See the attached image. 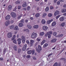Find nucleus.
I'll return each instance as SVG.
<instances>
[{"label": "nucleus", "instance_id": "nucleus-1", "mask_svg": "<svg viewBox=\"0 0 66 66\" xmlns=\"http://www.w3.org/2000/svg\"><path fill=\"white\" fill-rule=\"evenodd\" d=\"M37 35V34L36 33L33 32L31 35V37L32 39H34L35 38Z\"/></svg>", "mask_w": 66, "mask_h": 66}, {"label": "nucleus", "instance_id": "nucleus-2", "mask_svg": "<svg viewBox=\"0 0 66 66\" xmlns=\"http://www.w3.org/2000/svg\"><path fill=\"white\" fill-rule=\"evenodd\" d=\"M38 48L39 50L38 49L37 47L36 48V50L38 52L40 53V51H41L42 50V47L40 45H38Z\"/></svg>", "mask_w": 66, "mask_h": 66}, {"label": "nucleus", "instance_id": "nucleus-3", "mask_svg": "<svg viewBox=\"0 0 66 66\" xmlns=\"http://www.w3.org/2000/svg\"><path fill=\"white\" fill-rule=\"evenodd\" d=\"M52 34V31H50L47 33V34L48 35V38H50L51 37V35Z\"/></svg>", "mask_w": 66, "mask_h": 66}, {"label": "nucleus", "instance_id": "nucleus-4", "mask_svg": "<svg viewBox=\"0 0 66 66\" xmlns=\"http://www.w3.org/2000/svg\"><path fill=\"white\" fill-rule=\"evenodd\" d=\"M13 35L12 33L11 32H9L7 34V36L8 38H10L12 37Z\"/></svg>", "mask_w": 66, "mask_h": 66}, {"label": "nucleus", "instance_id": "nucleus-5", "mask_svg": "<svg viewBox=\"0 0 66 66\" xmlns=\"http://www.w3.org/2000/svg\"><path fill=\"white\" fill-rule=\"evenodd\" d=\"M10 22L9 20L7 21L5 23V25L6 27L8 26L9 24H10Z\"/></svg>", "mask_w": 66, "mask_h": 66}, {"label": "nucleus", "instance_id": "nucleus-6", "mask_svg": "<svg viewBox=\"0 0 66 66\" xmlns=\"http://www.w3.org/2000/svg\"><path fill=\"white\" fill-rule=\"evenodd\" d=\"M42 28L43 30L45 31L47 30L48 27H47L45 26H43V27H42Z\"/></svg>", "mask_w": 66, "mask_h": 66}, {"label": "nucleus", "instance_id": "nucleus-7", "mask_svg": "<svg viewBox=\"0 0 66 66\" xmlns=\"http://www.w3.org/2000/svg\"><path fill=\"white\" fill-rule=\"evenodd\" d=\"M11 15L13 18H14L16 16V14L15 13L12 12L11 14Z\"/></svg>", "mask_w": 66, "mask_h": 66}, {"label": "nucleus", "instance_id": "nucleus-8", "mask_svg": "<svg viewBox=\"0 0 66 66\" xmlns=\"http://www.w3.org/2000/svg\"><path fill=\"white\" fill-rule=\"evenodd\" d=\"M26 47H27L26 44H25V45H24L23 47L22 48V51H25L26 49Z\"/></svg>", "mask_w": 66, "mask_h": 66}, {"label": "nucleus", "instance_id": "nucleus-9", "mask_svg": "<svg viewBox=\"0 0 66 66\" xmlns=\"http://www.w3.org/2000/svg\"><path fill=\"white\" fill-rule=\"evenodd\" d=\"M39 26L38 25H36L34 26L33 28L35 29H38L39 28Z\"/></svg>", "mask_w": 66, "mask_h": 66}, {"label": "nucleus", "instance_id": "nucleus-10", "mask_svg": "<svg viewBox=\"0 0 66 66\" xmlns=\"http://www.w3.org/2000/svg\"><path fill=\"white\" fill-rule=\"evenodd\" d=\"M60 14V12L59 11H56L54 13V15L55 16H56L57 14Z\"/></svg>", "mask_w": 66, "mask_h": 66}, {"label": "nucleus", "instance_id": "nucleus-11", "mask_svg": "<svg viewBox=\"0 0 66 66\" xmlns=\"http://www.w3.org/2000/svg\"><path fill=\"white\" fill-rule=\"evenodd\" d=\"M10 15H8L6 16L5 18L6 20H8L10 19Z\"/></svg>", "mask_w": 66, "mask_h": 66}, {"label": "nucleus", "instance_id": "nucleus-12", "mask_svg": "<svg viewBox=\"0 0 66 66\" xmlns=\"http://www.w3.org/2000/svg\"><path fill=\"white\" fill-rule=\"evenodd\" d=\"M34 40H33L31 39L30 40V45H31V46L34 43Z\"/></svg>", "mask_w": 66, "mask_h": 66}, {"label": "nucleus", "instance_id": "nucleus-13", "mask_svg": "<svg viewBox=\"0 0 66 66\" xmlns=\"http://www.w3.org/2000/svg\"><path fill=\"white\" fill-rule=\"evenodd\" d=\"M13 49L15 51H17V47L16 45H14L13 47Z\"/></svg>", "mask_w": 66, "mask_h": 66}, {"label": "nucleus", "instance_id": "nucleus-14", "mask_svg": "<svg viewBox=\"0 0 66 66\" xmlns=\"http://www.w3.org/2000/svg\"><path fill=\"white\" fill-rule=\"evenodd\" d=\"M57 39H56L54 38L51 40V43H55Z\"/></svg>", "mask_w": 66, "mask_h": 66}, {"label": "nucleus", "instance_id": "nucleus-15", "mask_svg": "<svg viewBox=\"0 0 66 66\" xmlns=\"http://www.w3.org/2000/svg\"><path fill=\"white\" fill-rule=\"evenodd\" d=\"M12 7L11 5H10L9 6L8 8V10L9 11H10L12 9Z\"/></svg>", "mask_w": 66, "mask_h": 66}, {"label": "nucleus", "instance_id": "nucleus-16", "mask_svg": "<svg viewBox=\"0 0 66 66\" xmlns=\"http://www.w3.org/2000/svg\"><path fill=\"white\" fill-rule=\"evenodd\" d=\"M44 34V33L43 32H41L39 33L40 36H43Z\"/></svg>", "mask_w": 66, "mask_h": 66}, {"label": "nucleus", "instance_id": "nucleus-17", "mask_svg": "<svg viewBox=\"0 0 66 66\" xmlns=\"http://www.w3.org/2000/svg\"><path fill=\"white\" fill-rule=\"evenodd\" d=\"M56 23L55 21H54L53 22L52 24V27L56 25Z\"/></svg>", "mask_w": 66, "mask_h": 66}, {"label": "nucleus", "instance_id": "nucleus-18", "mask_svg": "<svg viewBox=\"0 0 66 66\" xmlns=\"http://www.w3.org/2000/svg\"><path fill=\"white\" fill-rule=\"evenodd\" d=\"M60 64H58V63L57 62H56L53 66H61Z\"/></svg>", "mask_w": 66, "mask_h": 66}, {"label": "nucleus", "instance_id": "nucleus-19", "mask_svg": "<svg viewBox=\"0 0 66 66\" xmlns=\"http://www.w3.org/2000/svg\"><path fill=\"white\" fill-rule=\"evenodd\" d=\"M16 36L15 35H14L13 36V37L11 38V40H13L14 39H15V38L16 37Z\"/></svg>", "mask_w": 66, "mask_h": 66}, {"label": "nucleus", "instance_id": "nucleus-20", "mask_svg": "<svg viewBox=\"0 0 66 66\" xmlns=\"http://www.w3.org/2000/svg\"><path fill=\"white\" fill-rule=\"evenodd\" d=\"M41 22L42 24H45V23H46V21L44 19H43L42 20Z\"/></svg>", "mask_w": 66, "mask_h": 66}, {"label": "nucleus", "instance_id": "nucleus-21", "mask_svg": "<svg viewBox=\"0 0 66 66\" xmlns=\"http://www.w3.org/2000/svg\"><path fill=\"white\" fill-rule=\"evenodd\" d=\"M64 20V18L63 17H61L60 18V20L61 21H62Z\"/></svg>", "mask_w": 66, "mask_h": 66}, {"label": "nucleus", "instance_id": "nucleus-22", "mask_svg": "<svg viewBox=\"0 0 66 66\" xmlns=\"http://www.w3.org/2000/svg\"><path fill=\"white\" fill-rule=\"evenodd\" d=\"M14 26L13 25H12L10 26V29L11 30H12L14 28Z\"/></svg>", "mask_w": 66, "mask_h": 66}, {"label": "nucleus", "instance_id": "nucleus-23", "mask_svg": "<svg viewBox=\"0 0 66 66\" xmlns=\"http://www.w3.org/2000/svg\"><path fill=\"white\" fill-rule=\"evenodd\" d=\"M27 4L26 2L24 3L22 5V6L23 7H26L27 6Z\"/></svg>", "mask_w": 66, "mask_h": 66}, {"label": "nucleus", "instance_id": "nucleus-24", "mask_svg": "<svg viewBox=\"0 0 66 66\" xmlns=\"http://www.w3.org/2000/svg\"><path fill=\"white\" fill-rule=\"evenodd\" d=\"M19 26L20 27H22L23 26V24L22 23H19Z\"/></svg>", "mask_w": 66, "mask_h": 66}, {"label": "nucleus", "instance_id": "nucleus-25", "mask_svg": "<svg viewBox=\"0 0 66 66\" xmlns=\"http://www.w3.org/2000/svg\"><path fill=\"white\" fill-rule=\"evenodd\" d=\"M48 46V44H47V43H45L43 45V47H47Z\"/></svg>", "mask_w": 66, "mask_h": 66}, {"label": "nucleus", "instance_id": "nucleus-26", "mask_svg": "<svg viewBox=\"0 0 66 66\" xmlns=\"http://www.w3.org/2000/svg\"><path fill=\"white\" fill-rule=\"evenodd\" d=\"M40 15V14L39 13H37L35 15V16L36 17H39Z\"/></svg>", "mask_w": 66, "mask_h": 66}, {"label": "nucleus", "instance_id": "nucleus-27", "mask_svg": "<svg viewBox=\"0 0 66 66\" xmlns=\"http://www.w3.org/2000/svg\"><path fill=\"white\" fill-rule=\"evenodd\" d=\"M27 26L29 29H31L32 28V26L29 25L28 24L27 25Z\"/></svg>", "mask_w": 66, "mask_h": 66}, {"label": "nucleus", "instance_id": "nucleus-28", "mask_svg": "<svg viewBox=\"0 0 66 66\" xmlns=\"http://www.w3.org/2000/svg\"><path fill=\"white\" fill-rule=\"evenodd\" d=\"M49 10V7H47L45 9V11L46 12L48 11Z\"/></svg>", "mask_w": 66, "mask_h": 66}, {"label": "nucleus", "instance_id": "nucleus-29", "mask_svg": "<svg viewBox=\"0 0 66 66\" xmlns=\"http://www.w3.org/2000/svg\"><path fill=\"white\" fill-rule=\"evenodd\" d=\"M66 11V10L65 9H63L62 10V13H64Z\"/></svg>", "mask_w": 66, "mask_h": 66}, {"label": "nucleus", "instance_id": "nucleus-30", "mask_svg": "<svg viewBox=\"0 0 66 66\" xmlns=\"http://www.w3.org/2000/svg\"><path fill=\"white\" fill-rule=\"evenodd\" d=\"M13 42L15 44H17V40L16 39H14L13 41Z\"/></svg>", "mask_w": 66, "mask_h": 66}, {"label": "nucleus", "instance_id": "nucleus-31", "mask_svg": "<svg viewBox=\"0 0 66 66\" xmlns=\"http://www.w3.org/2000/svg\"><path fill=\"white\" fill-rule=\"evenodd\" d=\"M18 29H19L18 28V27L17 26H15L14 28V30H18Z\"/></svg>", "mask_w": 66, "mask_h": 66}, {"label": "nucleus", "instance_id": "nucleus-32", "mask_svg": "<svg viewBox=\"0 0 66 66\" xmlns=\"http://www.w3.org/2000/svg\"><path fill=\"white\" fill-rule=\"evenodd\" d=\"M15 3L17 4H20V2L19 1H16L15 2Z\"/></svg>", "mask_w": 66, "mask_h": 66}, {"label": "nucleus", "instance_id": "nucleus-33", "mask_svg": "<svg viewBox=\"0 0 66 66\" xmlns=\"http://www.w3.org/2000/svg\"><path fill=\"white\" fill-rule=\"evenodd\" d=\"M47 15V14L46 13H44L43 14V15H42V17H45Z\"/></svg>", "mask_w": 66, "mask_h": 66}, {"label": "nucleus", "instance_id": "nucleus-34", "mask_svg": "<svg viewBox=\"0 0 66 66\" xmlns=\"http://www.w3.org/2000/svg\"><path fill=\"white\" fill-rule=\"evenodd\" d=\"M21 37L22 40H25V37L24 36H22Z\"/></svg>", "mask_w": 66, "mask_h": 66}, {"label": "nucleus", "instance_id": "nucleus-35", "mask_svg": "<svg viewBox=\"0 0 66 66\" xmlns=\"http://www.w3.org/2000/svg\"><path fill=\"white\" fill-rule=\"evenodd\" d=\"M53 34L54 36H56L57 35V33L56 32H54Z\"/></svg>", "mask_w": 66, "mask_h": 66}, {"label": "nucleus", "instance_id": "nucleus-36", "mask_svg": "<svg viewBox=\"0 0 66 66\" xmlns=\"http://www.w3.org/2000/svg\"><path fill=\"white\" fill-rule=\"evenodd\" d=\"M21 51V49H18V53H20V52Z\"/></svg>", "mask_w": 66, "mask_h": 66}, {"label": "nucleus", "instance_id": "nucleus-37", "mask_svg": "<svg viewBox=\"0 0 66 66\" xmlns=\"http://www.w3.org/2000/svg\"><path fill=\"white\" fill-rule=\"evenodd\" d=\"M65 23L63 22L61 24V26L62 27H64L65 26Z\"/></svg>", "mask_w": 66, "mask_h": 66}, {"label": "nucleus", "instance_id": "nucleus-38", "mask_svg": "<svg viewBox=\"0 0 66 66\" xmlns=\"http://www.w3.org/2000/svg\"><path fill=\"white\" fill-rule=\"evenodd\" d=\"M48 16L49 17H51L52 16V15L51 13H49L48 15Z\"/></svg>", "mask_w": 66, "mask_h": 66}, {"label": "nucleus", "instance_id": "nucleus-39", "mask_svg": "<svg viewBox=\"0 0 66 66\" xmlns=\"http://www.w3.org/2000/svg\"><path fill=\"white\" fill-rule=\"evenodd\" d=\"M31 52H32L31 51H30L28 52V53L29 54H30L31 53Z\"/></svg>", "mask_w": 66, "mask_h": 66}, {"label": "nucleus", "instance_id": "nucleus-40", "mask_svg": "<svg viewBox=\"0 0 66 66\" xmlns=\"http://www.w3.org/2000/svg\"><path fill=\"white\" fill-rule=\"evenodd\" d=\"M21 39L20 38H19L17 39V42H19V41H21Z\"/></svg>", "mask_w": 66, "mask_h": 66}, {"label": "nucleus", "instance_id": "nucleus-41", "mask_svg": "<svg viewBox=\"0 0 66 66\" xmlns=\"http://www.w3.org/2000/svg\"><path fill=\"white\" fill-rule=\"evenodd\" d=\"M63 36H64V34H60V35H59V37H62Z\"/></svg>", "mask_w": 66, "mask_h": 66}, {"label": "nucleus", "instance_id": "nucleus-42", "mask_svg": "<svg viewBox=\"0 0 66 66\" xmlns=\"http://www.w3.org/2000/svg\"><path fill=\"white\" fill-rule=\"evenodd\" d=\"M22 15L21 14L20 15H19L18 17V19H20V18L21 17Z\"/></svg>", "mask_w": 66, "mask_h": 66}, {"label": "nucleus", "instance_id": "nucleus-43", "mask_svg": "<svg viewBox=\"0 0 66 66\" xmlns=\"http://www.w3.org/2000/svg\"><path fill=\"white\" fill-rule=\"evenodd\" d=\"M50 23H51L49 20H48L46 22V23H47V24H50Z\"/></svg>", "mask_w": 66, "mask_h": 66}, {"label": "nucleus", "instance_id": "nucleus-44", "mask_svg": "<svg viewBox=\"0 0 66 66\" xmlns=\"http://www.w3.org/2000/svg\"><path fill=\"white\" fill-rule=\"evenodd\" d=\"M25 30L26 32H29V30L27 29H26Z\"/></svg>", "mask_w": 66, "mask_h": 66}, {"label": "nucleus", "instance_id": "nucleus-45", "mask_svg": "<svg viewBox=\"0 0 66 66\" xmlns=\"http://www.w3.org/2000/svg\"><path fill=\"white\" fill-rule=\"evenodd\" d=\"M6 51H7V49L5 48L4 49L3 51L4 52H6Z\"/></svg>", "mask_w": 66, "mask_h": 66}, {"label": "nucleus", "instance_id": "nucleus-46", "mask_svg": "<svg viewBox=\"0 0 66 66\" xmlns=\"http://www.w3.org/2000/svg\"><path fill=\"white\" fill-rule=\"evenodd\" d=\"M26 42L28 44H30V42L28 40L26 41Z\"/></svg>", "mask_w": 66, "mask_h": 66}, {"label": "nucleus", "instance_id": "nucleus-47", "mask_svg": "<svg viewBox=\"0 0 66 66\" xmlns=\"http://www.w3.org/2000/svg\"><path fill=\"white\" fill-rule=\"evenodd\" d=\"M30 8V6H28L27 8V10H29Z\"/></svg>", "mask_w": 66, "mask_h": 66}, {"label": "nucleus", "instance_id": "nucleus-48", "mask_svg": "<svg viewBox=\"0 0 66 66\" xmlns=\"http://www.w3.org/2000/svg\"><path fill=\"white\" fill-rule=\"evenodd\" d=\"M61 60H64L65 61L66 60V59L65 58H62L61 59Z\"/></svg>", "mask_w": 66, "mask_h": 66}, {"label": "nucleus", "instance_id": "nucleus-49", "mask_svg": "<svg viewBox=\"0 0 66 66\" xmlns=\"http://www.w3.org/2000/svg\"><path fill=\"white\" fill-rule=\"evenodd\" d=\"M30 57V55H28L26 57L28 59Z\"/></svg>", "mask_w": 66, "mask_h": 66}, {"label": "nucleus", "instance_id": "nucleus-50", "mask_svg": "<svg viewBox=\"0 0 66 66\" xmlns=\"http://www.w3.org/2000/svg\"><path fill=\"white\" fill-rule=\"evenodd\" d=\"M60 16H61L60 15H59L58 16H56V19L59 18Z\"/></svg>", "mask_w": 66, "mask_h": 66}, {"label": "nucleus", "instance_id": "nucleus-51", "mask_svg": "<svg viewBox=\"0 0 66 66\" xmlns=\"http://www.w3.org/2000/svg\"><path fill=\"white\" fill-rule=\"evenodd\" d=\"M33 59L35 60H37L36 57L35 56H34L33 57Z\"/></svg>", "mask_w": 66, "mask_h": 66}, {"label": "nucleus", "instance_id": "nucleus-52", "mask_svg": "<svg viewBox=\"0 0 66 66\" xmlns=\"http://www.w3.org/2000/svg\"><path fill=\"white\" fill-rule=\"evenodd\" d=\"M40 40V39H39V38H38L37 39V41L38 42H39Z\"/></svg>", "mask_w": 66, "mask_h": 66}, {"label": "nucleus", "instance_id": "nucleus-53", "mask_svg": "<svg viewBox=\"0 0 66 66\" xmlns=\"http://www.w3.org/2000/svg\"><path fill=\"white\" fill-rule=\"evenodd\" d=\"M24 20L23 19L21 20L20 21V22H22L23 23L24 22Z\"/></svg>", "mask_w": 66, "mask_h": 66}, {"label": "nucleus", "instance_id": "nucleus-54", "mask_svg": "<svg viewBox=\"0 0 66 66\" xmlns=\"http://www.w3.org/2000/svg\"><path fill=\"white\" fill-rule=\"evenodd\" d=\"M16 9H17L16 7L15 8H14V9H13V11H16Z\"/></svg>", "mask_w": 66, "mask_h": 66}, {"label": "nucleus", "instance_id": "nucleus-55", "mask_svg": "<svg viewBox=\"0 0 66 66\" xmlns=\"http://www.w3.org/2000/svg\"><path fill=\"white\" fill-rule=\"evenodd\" d=\"M14 21L13 20H11L10 21L11 23H14Z\"/></svg>", "mask_w": 66, "mask_h": 66}, {"label": "nucleus", "instance_id": "nucleus-56", "mask_svg": "<svg viewBox=\"0 0 66 66\" xmlns=\"http://www.w3.org/2000/svg\"><path fill=\"white\" fill-rule=\"evenodd\" d=\"M57 5H60V2H59V1L57 2Z\"/></svg>", "mask_w": 66, "mask_h": 66}, {"label": "nucleus", "instance_id": "nucleus-57", "mask_svg": "<svg viewBox=\"0 0 66 66\" xmlns=\"http://www.w3.org/2000/svg\"><path fill=\"white\" fill-rule=\"evenodd\" d=\"M35 53V51L34 50H33L32 51V54H34Z\"/></svg>", "mask_w": 66, "mask_h": 66}, {"label": "nucleus", "instance_id": "nucleus-58", "mask_svg": "<svg viewBox=\"0 0 66 66\" xmlns=\"http://www.w3.org/2000/svg\"><path fill=\"white\" fill-rule=\"evenodd\" d=\"M54 9V7L52 6H51L50 7V9Z\"/></svg>", "mask_w": 66, "mask_h": 66}, {"label": "nucleus", "instance_id": "nucleus-59", "mask_svg": "<svg viewBox=\"0 0 66 66\" xmlns=\"http://www.w3.org/2000/svg\"><path fill=\"white\" fill-rule=\"evenodd\" d=\"M25 39L22 40V43H24V42H25Z\"/></svg>", "mask_w": 66, "mask_h": 66}, {"label": "nucleus", "instance_id": "nucleus-60", "mask_svg": "<svg viewBox=\"0 0 66 66\" xmlns=\"http://www.w3.org/2000/svg\"><path fill=\"white\" fill-rule=\"evenodd\" d=\"M3 58L1 57H0V60L3 61Z\"/></svg>", "mask_w": 66, "mask_h": 66}, {"label": "nucleus", "instance_id": "nucleus-61", "mask_svg": "<svg viewBox=\"0 0 66 66\" xmlns=\"http://www.w3.org/2000/svg\"><path fill=\"white\" fill-rule=\"evenodd\" d=\"M18 9H20L21 8V7L20 6H19L18 7Z\"/></svg>", "mask_w": 66, "mask_h": 66}, {"label": "nucleus", "instance_id": "nucleus-62", "mask_svg": "<svg viewBox=\"0 0 66 66\" xmlns=\"http://www.w3.org/2000/svg\"><path fill=\"white\" fill-rule=\"evenodd\" d=\"M19 35L18 34V35H16V38H19Z\"/></svg>", "mask_w": 66, "mask_h": 66}, {"label": "nucleus", "instance_id": "nucleus-63", "mask_svg": "<svg viewBox=\"0 0 66 66\" xmlns=\"http://www.w3.org/2000/svg\"><path fill=\"white\" fill-rule=\"evenodd\" d=\"M44 44V43L43 42V41H42V42H41V45H42Z\"/></svg>", "mask_w": 66, "mask_h": 66}, {"label": "nucleus", "instance_id": "nucleus-64", "mask_svg": "<svg viewBox=\"0 0 66 66\" xmlns=\"http://www.w3.org/2000/svg\"><path fill=\"white\" fill-rule=\"evenodd\" d=\"M63 7L64 8H66V5H64L63 6Z\"/></svg>", "mask_w": 66, "mask_h": 66}]
</instances>
